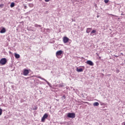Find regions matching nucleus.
Segmentation results:
<instances>
[{
    "instance_id": "1",
    "label": "nucleus",
    "mask_w": 125,
    "mask_h": 125,
    "mask_svg": "<svg viewBox=\"0 0 125 125\" xmlns=\"http://www.w3.org/2000/svg\"><path fill=\"white\" fill-rule=\"evenodd\" d=\"M7 63V60L5 58H2L0 60V64L1 65H5Z\"/></svg>"
},
{
    "instance_id": "2",
    "label": "nucleus",
    "mask_w": 125,
    "mask_h": 125,
    "mask_svg": "<svg viewBox=\"0 0 125 125\" xmlns=\"http://www.w3.org/2000/svg\"><path fill=\"white\" fill-rule=\"evenodd\" d=\"M67 118H71L72 119H74L76 118V114L74 113H68L67 114Z\"/></svg>"
},
{
    "instance_id": "3",
    "label": "nucleus",
    "mask_w": 125,
    "mask_h": 125,
    "mask_svg": "<svg viewBox=\"0 0 125 125\" xmlns=\"http://www.w3.org/2000/svg\"><path fill=\"white\" fill-rule=\"evenodd\" d=\"M48 118V114L47 113H45L43 117L42 118L41 122L42 123H44L45 122V119Z\"/></svg>"
},
{
    "instance_id": "4",
    "label": "nucleus",
    "mask_w": 125,
    "mask_h": 125,
    "mask_svg": "<svg viewBox=\"0 0 125 125\" xmlns=\"http://www.w3.org/2000/svg\"><path fill=\"white\" fill-rule=\"evenodd\" d=\"M63 54V51L62 50H59L56 53V56L57 58H59V56H61Z\"/></svg>"
},
{
    "instance_id": "5",
    "label": "nucleus",
    "mask_w": 125,
    "mask_h": 125,
    "mask_svg": "<svg viewBox=\"0 0 125 125\" xmlns=\"http://www.w3.org/2000/svg\"><path fill=\"white\" fill-rule=\"evenodd\" d=\"M29 73H30V72H29V70L26 69H23V76H28V75H29Z\"/></svg>"
},
{
    "instance_id": "6",
    "label": "nucleus",
    "mask_w": 125,
    "mask_h": 125,
    "mask_svg": "<svg viewBox=\"0 0 125 125\" xmlns=\"http://www.w3.org/2000/svg\"><path fill=\"white\" fill-rule=\"evenodd\" d=\"M69 40L70 39H69L68 38V37H67L66 36L64 37L63 38V42L64 43H67V42H69Z\"/></svg>"
},
{
    "instance_id": "7",
    "label": "nucleus",
    "mask_w": 125,
    "mask_h": 125,
    "mask_svg": "<svg viewBox=\"0 0 125 125\" xmlns=\"http://www.w3.org/2000/svg\"><path fill=\"white\" fill-rule=\"evenodd\" d=\"M86 63L88 65H90V66H93L94 65V63L91 61H87Z\"/></svg>"
},
{
    "instance_id": "8",
    "label": "nucleus",
    "mask_w": 125,
    "mask_h": 125,
    "mask_svg": "<svg viewBox=\"0 0 125 125\" xmlns=\"http://www.w3.org/2000/svg\"><path fill=\"white\" fill-rule=\"evenodd\" d=\"M6 32V30H5V28L3 27L0 31V33L1 34H3L4 33H5Z\"/></svg>"
},
{
    "instance_id": "9",
    "label": "nucleus",
    "mask_w": 125,
    "mask_h": 125,
    "mask_svg": "<svg viewBox=\"0 0 125 125\" xmlns=\"http://www.w3.org/2000/svg\"><path fill=\"white\" fill-rule=\"evenodd\" d=\"M15 57L18 59V58H20V55L18 54L15 53Z\"/></svg>"
},
{
    "instance_id": "10",
    "label": "nucleus",
    "mask_w": 125,
    "mask_h": 125,
    "mask_svg": "<svg viewBox=\"0 0 125 125\" xmlns=\"http://www.w3.org/2000/svg\"><path fill=\"white\" fill-rule=\"evenodd\" d=\"M92 29V28H87L86 33H87V34H88V33H90V32L91 31Z\"/></svg>"
},
{
    "instance_id": "11",
    "label": "nucleus",
    "mask_w": 125,
    "mask_h": 125,
    "mask_svg": "<svg viewBox=\"0 0 125 125\" xmlns=\"http://www.w3.org/2000/svg\"><path fill=\"white\" fill-rule=\"evenodd\" d=\"M76 71L77 72H83V68H77Z\"/></svg>"
},
{
    "instance_id": "12",
    "label": "nucleus",
    "mask_w": 125,
    "mask_h": 125,
    "mask_svg": "<svg viewBox=\"0 0 125 125\" xmlns=\"http://www.w3.org/2000/svg\"><path fill=\"white\" fill-rule=\"evenodd\" d=\"M96 33V30H93L92 31V32H91V36H93L94 34H95Z\"/></svg>"
},
{
    "instance_id": "13",
    "label": "nucleus",
    "mask_w": 125,
    "mask_h": 125,
    "mask_svg": "<svg viewBox=\"0 0 125 125\" xmlns=\"http://www.w3.org/2000/svg\"><path fill=\"white\" fill-rule=\"evenodd\" d=\"M93 106H94L95 107L96 106H99V103L98 102H95L93 104Z\"/></svg>"
},
{
    "instance_id": "14",
    "label": "nucleus",
    "mask_w": 125,
    "mask_h": 125,
    "mask_svg": "<svg viewBox=\"0 0 125 125\" xmlns=\"http://www.w3.org/2000/svg\"><path fill=\"white\" fill-rule=\"evenodd\" d=\"M14 6H15V3L14 2H12L11 5H10V7H14Z\"/></svg>"
},
{
    "instance_id": "15",
    "label": "nucleus",
    "mask_w": 125,
    "mask_h": 125,
    "mask_svg": "<svg viewBox=\"0 0 125 125\" xmlns=\"http://www.w3.org/2000/svg\"><path fill=\"white\" fill-rule=\"evenodd\" d=\"M2 114V109L1 108H0V116H1Z\"/></svg>"
},
{
    "instance_id": "16",
    "label": "nucleus",
    "mask_w": 125,
    "mask_h": 125,
    "mask_svg": "<svg viewBox=\"0 0 125 125\" xmlns=\"http://www.w3.org/2000/svg\"><path fill=\"white\" fill-rule=\"evenodd\" d=\"M105 3H108L109 2V0H104Z\"/></svg>"
},
{
    "instance_id": "17",
    "label": "nucleus",
    "mask_w": 125,
    "mask_h": 125,
    "mask_svg": "<svg viewBox=\"0 0 125 125\" xmlns=\"http://www.w3.org/2000/svg\"><path fill=\"white\" fill-rule=\"evenodd\" d=\"M33 110H38V106H35L34 108H33Z\"/></svg>"
},
{
    "instance_id": "18",
    "label": "nucleus",
    "mask_w": 125,
    "mask_h": 125,
    "mask_svg": "<svg viewBox=\"0 0 125 125\" xmlns=\"http://www.w3.org/2000/svg\"><path fill=\"white\" fill-rule=\"evenodd\" d=\"M116 72L117 74H118V73H120V70L117 69Z\"/></svg>"
},
{
    "instance_id": "19",
    "label": "nucleus",
    "mask_w": 125,
    "mask_h": 125,
    "mask_svg": "<svg viewBox=\"0 0 125 125\" xmlns=\"http://www.w3.org/2000/svg\"><path fill=\"white\" fill-rule=\"evenodd\" d=\"M3 4H0V7L1 8H2V7H3Z\"/></svg>"
},
{
    "instance_id": "20",
    "label": "nucleus",
    "mask_w": 125,
    "mask_h": 125,
    "mask_svg": "<svg viewBox=\"0 0 125 125\" xmlns=\"http://www.w3.org/2000/svg\"><path fill=\"white\" fill-rule=\"evenodd\" d=\"M49 0H45V1L46 2H48V1H49Z\"/></svg>"
},
{
    "instance_id": "21",
    "label": "nucleus",
    "mask_w": 125,
    "mask_h": 125,
    "mask_svg": "<svg viewBox=\"0 0 125 125\" xmlns=\"http://www.w3.org/2000/svg\"><path fill=\"white\" fill-rule=\"evenodd\" d=\"M38 79H42V77L41 76H39V77H38Z\"/></svg>"
},
{
    "instance_id": "22",
    "label": "nucleus",
    "mask_w": 125,
    "mask_h": 125,
    "mask_svg": "<svg viewBox=\"0 0 125 125\" xmlns=\"http://www.w3.org/2000/svg\"><path fill=\"white\" fill-rule=\"evenodd\" d=\"M62 97L65 99L66 98V97L65 96H63Z\"/></svg>"
},
{
    "instance_id": "23",
    "label": "nucleus",
    "mask_w": 125,
    "mask_h": 125,
    "mask_svg": "<svg viewBox=\"0 0 125 125\" xmlns=\"http://www.w3.org/2000/svg\"><path fill=\"white\" fill-rule=\"evenodd\" d=\"M24 8H27V6H24Z\"/></svg>"
},
{
    "instance_id": "24",
    "label": "nucleus",
    "mask_w": 125,
    "mask_h": 125,
    "mask_svg": "<svg viewBox=\"0 0 125 125\" xmlns=\"http://www.w3.org/2000/svg\"><path fill=\"white\" fill-rule=\"evenodd\" d=\"M96 55H97V56L99 57V55L98 53H96Z\"/></svg>"
},
{
    "instance_id": "25",
    "label": "nucleus",
    "mask_w": 125,
    "mask_h": 125,
    "mask_svg": "<svg viewBox=\"0 0 125 125\" xmlns=\"http://www.w3.org/2000/svg\"><path fill=\"white\" fill-rule=\"evenodd\" d=\"M99 59L101 60V57H99Z\"/></svg>"
},
{
    "instance_id": "26",
    "label": "nucleus",
    "mask_w": 125,
    "mask_h": 125,
    "mask_svg": "<svg viewBox=\"0 0 125 125\" xmlns=\"http://www.w3.org/2000/svg\"><path fill=\"white\" fill-rule=\"evenodd\" d=\"M38 26V24H35V26L37 27Z\"/></svg>"
},
{
    "instance_id": "27",
    "label": "nucleus",
    "mask_w": 125,
    "mask_h": 125,
    "mask_svg": "<svg viewBox=\"0 0 125 125\" xmlns=\"http://www.w3.org/2000/svg\"><path fill=\"white\" fill-rule=\"evenodd\" d=\"M107 76H111V74H108Z\"/></svg>"
},
{
    "instance_id": "28",
    "label": "nucleus",
    "mask_w": 125,
    "mask_h": 125,
    "mask_svg": "<svg viewBox=\"0 0 125 125\" xmlns=\"http://www.w3.org/2000/svg\"><path fill=\"white\" fill-rule=\"evenodd\" d=\"M124 125H125V123H124Z\"/></svg>"
}]
</instances>
